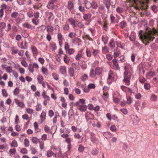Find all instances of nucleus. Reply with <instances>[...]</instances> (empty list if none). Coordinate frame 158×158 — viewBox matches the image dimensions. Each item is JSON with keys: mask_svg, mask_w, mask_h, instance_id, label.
<instances>
[{"mask_svg": "<svg viewBox=\"0 0 158 158\" xmlns=\"http://www.w3.org/2000/svg\"><path fill=\"white\" fill-rule=\"evenodd\" d=\"M158 33V30L153 28L152 30L148 31L144 35V38L146 40H147V43L145 44L148 45L150 41H153L155 37L153 36L155 34Z\"/></svg>", "mask_w": 158, "mask_h": 158, "instance_id": "obj_1", "label": "nucleus"}, {"mask_svg": "<svg viewBox=\"0 0 158 158\" xmlns=\"http://www.w3.org/2000/svg\"><path fill=\"white\" fill-rule=\"evenodd\" d=\"M131 73L130 71H125L124 73V79L123 81L127 85H129L130 83V79Z\"/></svg>", "mask_w": 158, "mask_h": 158, "instance_id": "obj_2", "label": "nucleus"}, {"mask_svg": "<svg viewBox=\"0 0 158 158\" xmlns=\"http://www.w3.org/2000/svg\"><path fill=\"white\" fill-rule=\"evenodd\" d=\"M91 15L90 13L85 14H83V18L85 21H87L89 24L91 21Z\"/></svg>", "mask_w": 158, "mask_h": 158, "instance_id": "obj_3", "label": "nucleus"}, {"mask_svg": "<svg viewBox=\"0 0 158 158\" xmlns=\"http://www.w3.org/2000/svg\"><path fill=\"white\" fill-rule=\"evenodd\" d=\"M76 106L77 107V109L82 112H85L87 108V106L85 105L81 104V105H79Z\"/></svg>", "mask_w": 158, "mask_h": 158, "instance_id": "obj_4", "label": "nucleus"}, {"mask_svg": "<svg viewBox=\"0 0 158 158\" xmlns=\"http://www.w3.org/2000/svg\"><path fill=\"white\" fill-rule=\"evenodd\" d=\"M130 20L131 24H137L139 21V19L135 16H132L130 18Z\"/></svg>", "mask_w": 158, "mask_h": 158, "instance_id": "obj_5", "label": "nucleus"}, {"mask_svg": "<svg viewBox=\"0 0 158 158\" xmlns=\"http://www.w3.org/2000/svg\"><path fill=\"white\" fill-rule=\"evenodd\" d=\"M112 62L114 64V68L115 70H119L120 69V68L117 62V59H113L112 60Z\"/></svg>", "mask_w": 158, "mask_h": 158, "instance_id": "obj_6", "label": "nucleus"}, {"mask_svg": "<svg viewBox=\"0 0 158 158\" xmlns=\"http://www.w3.org/2000/svg\"><path fill=\"white\" fill-rule=\"evenodd\" d=\"M90 139L91 141L94 143H96L98 141V139L96 137L95 134L93 133L91 134Z\"/></svg>", "mask_w": 158, "mask_h": 158, "instance_id": "obj_7", "label": "nucleus"}, {"mask_svg": "<svg viewBox=\"0 0 158 158\" xmlns=\"http://www.w3.org/2000/svg\"><path fill=\"white\" fill-rule=\"evenodd\" d=\"M85 100L84 99H80L78 101L76 102L74 104L75 106H77L79 105H85Z\"/></svg>", "mask_w": 158, "mask_h": 158, "instance_id": "obj_8", "label": "nucleus"}, {"mask_svg": "<svg viewBox=\"0 0 158 158\" xmlns=\"http://www.w3.org/2000/svg\"><path fill=\"white\" fill-rule=\"evenodd\" d=\"M68 21L71 25H73V28L77 27V25L76 24L75 21L73 18H69L68 19Z\"/></svg>", "mask_w": 158, "mask_h": 158, "instance_id": "obj_9", "label": "nucleus"}, {"mask_svg": "<svg viewBox=\"0 0 158 158\" xmlns=\"http://www.w3.org/2000/svg\"><path fill=\"white\" fill-rule=\"evenodd\" d=\"M84 4L85 7L87 9H89L91 7V3L87 0H85L84 1Z\"/></svg>", "mask_w": 158, "mask_h": 158, "instance_id": "obj_10", "label": "nucleus"}, {"mask_svg": "<svg viewBox=\"0 0 158 158\" xmlns=\"http://www.w3.org/2000/svg\"><path fill=\"white\" fill-rule=\"evenodd\" d=\"M46 113L45 112L43 111L41 113V114L40 116V123H42L43 121L45 120L46 119Z\"/></svg>", "mask_w": 158, "mask_h": 158, "instance_id": "obj_11", "label": "nucleus"}, {"mask_svg": "<svg viewBox=\"0 0 158 158\" xmlns=\"http://www.w3.org/2000/svg\"><path fill=\"white\" fill-rule=\"evenodd\" d=\"M68 8L71 11L72 9L74 7V4L72 1H69L68 2Z\"/></svg>", "mask_w": 158, "mask_h": 158, "instance_id": "obj_12", "label": "nucleus"}, {"mask_svg": "<svg viewBox=\"0 0 158 158\" xmlns=\"http://www.w3.org/2000/svg\"><path fill=\"white\" fill-rule=\"evenodd\" d=\"M109 3L113 8H114L116 3V0H109Z\"/></svg>", "mask_w": 158, "mask_h": 158, "instance_id": "obj_13", "label": "nucleus"}, {"mask_svg": "<svg viewBox=\"0 0 158 158\" xmlns=\"http://www.w3.org/2000/svg\"><path fill=\"white\" fill-rule=\"evenodd\" d=\"M31 141L34 143L35 144H37V143L40 142L39 139L35 137H33L32 138Z\"/></svg>", "mask_w": 158, "mask_h": 158, "instance_id": "obj_14", "label": "nucleus"}, {"mask_svg": "<svg viewBox=\"0 0 158 158\" xmlns=\"http://www.w3.org/2000/svg\"><path fill=\"white\" fill-rule=\"evenodd\" d=\"M151 8L155 13H156L158 11V7L156 5L152 6Z\"/></svg>", "mask_w": 158, "mask_h": 158, "instance_id": "obj_15", "label": "nucleus"}, {"mask_svg": "<svg viewBox=\"0 0 158 158\" xmlns=\"http://www.w3.org/2000/svg\"><path fill=\"white\" fill-rule=\"evenodd\" d=\"M127 24L126 22L123 20L120 22L119 26L122 29H123L126 27Z\"/></svg>", "mask_w": 158, "mask_h": 158, "instance_id": "obj_16", "label": "nucleus"}, {"mask_svg": "<svg viewBox=\"0 0 158 158\" xmlns=\"http://www.w3.org/2000/svg\"><path fill=\"white\" fill-rule=\"evenodd\" d=\"M60 72L62 74H64L66 73V69L65 67L62 66L60 69Z\"/></svg>", "mask_w": 158, "mask_h": 158, "instance_id": "obj_17", "label": "nucleus"}, {"mask_svg": "<svg viewBox=\"0 0 158 158\" xmlns=\"http://www.w3.org/2000/svg\"><path fill=\"white\" fill-rule=\"evenodd\" d=\"M68 72L70 77H73L74 76V71L73 68H70L68 70Z\"/></svg>", "mask_w": 158, "mask_h": 158, "instance_id": "obj_18", "label": "nucleus"}, {"mask_svg": "<svg viewBox=\"0 0 158 158\" xmlns=\"http://www.w3.org/2000/svg\"><path fill=\"white\" fill-rule=\"evenodd\" d=\"M49 17H48V19L49 21H51L53 20L54 19V16L52 12H50L48 13Z\"/></svg>", "mask_w": 158, "mask_h": 158, "instance_id": "obj_19", "label": "nucleus"}, {"mask_svg": "<svg viewBox=\"0 0 158 158\" xmlns=\"http://www.w3.org/2000/svg\"><path fill=\"white\" fill-rule=\"evenodd\" d=\"M19 16V13L17 12H14L11 14L12 18H16Z\"/></svg>", "mask_w": 158, "mask_h": 158, "instance_id": "obj_20", "label": "nucleus"}, {"mask_svg": "<svg viewBox=\"0 0 158 158\" xmlns=\"http://www.w3.org/2000/svg\"><path fill=\"white\" fill-rule=\"evenodd\" d=\"M23 26L28 29H31L32 28L31 26L29 23H25L23 24Z\"/></svg>", "mask_w": 158, "mask_h": 158, "instance_id": "obj_21", "label": "nucleus"}, {"mask_svg": "<svg viewBox=\"0 0 158 158\" xmlns=\"http://www.w3.org/2000/svg\"><path fill=\"white\" fill-rule=\"evenodd\" d=\"M47 155L48 157H50L51 156H52L54 155H55V156H56V154H55L54 152H53L52 151L49 150L47 152Z\"/></svg>", "mask_w": 158, "mask_h": 158, "instance_id": "obj_22", "label": "nucleus"}, {"mask_svg": "<svg viewBox=\"0 0 158 158\" xmlns=\"http://www.w3.org/2000/svg\"><path fill=\"white\" fill-rule=\"evenodd\" d=\"M96 75L94 69H92L90 72L89 76L92 77H94Z\"/></svg>", "mask_w": 158, "mask_h": 158, "instance_id": "obj_23", "label": "nucleus"}, {"mask_svg": "<svg viewBox=\"0 0 158 158\" xmlns=\"http://www.w3.org/2000/svg\"><path fill=\"white\" fill-rule=\"evenodd\" d=\"M31 49L33 54H35L36 55L38 54L37 49L34 46H32L31 48Z\"/></svg>", "mask_w": 158, "mask_h": 158, "instance_id": "obj_24", "label": "nucleus"}, {"mask_svg": "<svg viewBox=\"0 0 158 158\" xmlns=\"http://www.w3.org/2000/svg\"><path fill=\"white\" fill-rule=\"evenodd\" d=\"M139 35H140V37H139V38L140 39H143V38H144V39L147 42L146 43H147V40H146L145 39V38H144V35H146V34L144 35H143V31L142 30H141L139 32Z\"/></svg>", "mask_w": 158, "mask_h": 158, "instance_id": "obj_25", "label": "nucleus"}, {"mask_svg": "<svg viewBox=\"0 0 158 158\" xmlns=\"http://www.w3.org/2000/svg\"><path fill=\"white\" fill-rule=\"evenodd\" d=\"M106 7L107 8L108 11L109 10L110 7V4L109 3V0H106L105 2H104Z\"/></svg>", "mask_w": 158, "mask_h": 158, "instance_id": "obj_26", "label": "nucleus"}, {"mask_svg": "<svg viewBox=\"0 0 158 158\" xmlns=\"http://www.w3.org/2000/svg\"><path fill=\"white\" fill-rule=\"evenodd\" d=\"M54 7V4L52 2L48 3L47 5V7L49 9H53Z\"/></svg>", "mask_w": 158, "mask_h": 158, "instance_id": "obj_27", "label": "nucleus"}, {"mask_svg": "<svg viewBox=\"0 0 158 158\" xmlns=\"http://www.w3.org/2000/svg\"><path fill=\"white\" fill-rule=\"evenodd\" d=\"M47 31L48 32H52L53 30V27L51 25H48L47 26Z\"/></svg>", "mask_w": 158, "mask_h": 158, "instance_id": "obj_28", "label": "nucleus"}, {"mask_svg": "<svg viewBox=\"0 0 158 158\" xmlns=\"http://www.w3.org/2000/svg\"><path fill=\"white\" fill-rule=\"evenodd\" d=\"M63 29L65 31H68L69 29V24L66 23L63 26Z\"/></svg>", "mask_w": 158, "mask_h": 158, "instance_id": "obj_29", "label": "nucleus"}, {"mask_svg": "<svg viewBox=\"0 0 158 158\" xmlns=\"http://www.w3.org/2000/svg\"><path fill=\"white\" fill-rule=\"evenodd\" d=\"M92 6L91 7L93 9H96L98 8V4L96 2H93L91 3Z\"/></svg>", "mask_w": 158, "mask_h": 158, "instance_id": "obj_30", "label": "nucleus"}, {"mask_svg": "<svg viewBox=\"0 0 158 158\" xmlns=\"http://www.w3.org/2000/svg\"><path fill=\"white\" fill-rule=\"evenodd\" d=\"M18 146L17 143L15 140H14L12 142L11 146L12 147H17Z\"/></svg>", "mask_w": 158, "mask_h": 158, "instance_id": "obj_31", "label": "nucleus"}, {"mask_svg": "<svg viewBox=\"0 0 158 158\" xmlns=\"http://www.w3.org/2000/svg\"><path fill=\"white\" fill-rule=\"evenodd\" d=\"M37 79L39 83H41L43 80V77L41 75H39L38 76Z\"/></svg>", "mask_w": 158, "mask_h": 158, "instance_id": "obj_32", "label": "nucleus"}, {"mask_svg": "<svg viewBox=\"0 0 158 158\" xmlns=\"http://www.w3.org/2000/svg\"><path fill=\"white\" fill-rule=\"evenodd\" d=\"M101 73V70L99 67H97L95 70V73L96 75H100Z\"/></svg>", "mask_w": 158, "mask_h": 158, "instance_id": "obj_33", "label": "nucleus"}, {"mask_svg": "<svg viewBox=\"0 0 158 158\" xmlns=\"http://www.w3.org/2000/svg\"><path fill=\"white\" fill-rule=\"evenodd\" d=\"M28 69L30 72L33 73L34 71V67L31 64H30L28 66Z\"/></svg>", "mask_w": 158, "mask_h": 158, "instance_id": "obj_34", "label": "nucleus"}, {"mask_svg": "<svg viewBox=\"0 0 158 158\" xmlns=\"http://www.w3.org/2000/svg\"><path fill=\"white\" fill-rule=\"evenodd\" d=\"M103 98L105 101H106L108 97V93L105 92L104 91L103 92Z\"/></svg>", "mask_w": 158, "mask_h": 158, "instance_id": "obj_35", "label": "nucleus"}, {"mask_svg": "<svg viewBox=\"0 0 158 158\" xmlns=\"http://www.w3.org/2000/svg\"><path fill=\"white\" fill-rule=\"evenodd\" d=\"M34 127L37 132H39L40 131V129L38 128V126L37 122H35L34 123Z\"/></svg>", "mask_w": 158, "mask_h": 158, "instance_id": "obj_36", "label": "nucleus"}, {"mask_svg": "<svg viewBox=\"0 0 158 158\" xmlns=\"http://www.w3.org/2000/svg\"><path fill=\"white\" fill-rule=\"evenodd\" d=\"M42 71L44 74L47 75L48 74V70L44 67H43L42 68Z\"/></svg>", "mask_w": 158, "mask_h": 158, "instance_id": "obj_37", "label": "nucleus"}, {"mask_svg": "<svg viewBox=\"0 0 158 158\" xmlns=\"http://www.w3.org/2000/svg\"><path fill=\"white\" fill-rule=\"evenodd\" d=\"M150 85L148 83H145L144 84V88L147 90H148L150 88Z\"/></svg>", "mask_w": 158, "mask_h": 158, "instance_id": "obj_38", "label": "nucleus"}, {"mask_svg": "<svg viewBox=\"0 0 158 158\" xmlns=\"http://www.w3.org/2000/svg\"><path fill=\"white\" fill-rule=\"evenodd\" d=\"M114 79L113 77L110 74H109L108 76V77L107 79L108 82H109L108 83L109 84H110L111 83V81Z\"/></svg>", "mask_w": 158, "mask_h": 158, "instance_id": "obj_39", "label": "nucleus"}, {"mask_svg": "<svg viewBox=\"0 0 158 158\" xmlns=\"http://www.w3.org/2000/svg\"><path fill=\"white\" fill-rule=\"evenodd\" d=\"M116 11L118 13H120L123 12L124 10L122 8L118 7L117 8Z\"/></svg>", "mask_w": 158, "mask_h": 158, "instance_id": "obj_40", "label": "nucleus"}, {"mask_svg": "<svg viewBox=\"0 0 158 158\" xmlns=\"http://www.w3.org/2000/svg\"><path fill=\"white\" fill-rule=\"evenodd\" d=\"M24 145L25 147H27L29 146V142L27 138H26L24 139Z\"/></svg>", "mask_w": 158, "mask_h": 158, "instance_id": "obj_41", "label": "nucleus"}, {"mask_svg": "<svg viewBox=\"0 0 158 158\" xmlns=\"http://www.w3.org/2000/svg\"><path fill=\"white\" fill-rule=\"evenodd\" d=\"M108 52V49L107 48V46H105L102 48V52L105 54L107 53Z\"/></svg>", "mask_w": 158, "mask_h": 158, "instance_id": "obj_42", "label": "nucleus"}, {"mask_svg": "<svg viewBox=\"0 0 158 158\" xmlns=\"http://www.w3.org/2000/svg\"><path fill=\"white\" fill-rule=\"evenodd\" d=\"M36 110L37 111H40L41 110L42 106L39 103H38L36 106Z\"/></svg>", "mask_w": 158, "mask_h": 158, "instance_id": "obj_43", "label": "nucleus"}, {"mask_svg": "<svg viewBox=\"0 0 158 158\" xmlns=\"http://www.w3.org/2000/svg\"><path fill=\"white\" fill-rule=\"evenodd\" d=\"M85 149V148L82 146V145L80 144L79 145L78 148V150L80 152H82Z\"/></svg>", "mask_w": 158, "mask_h": 158, "instance_id": "obj_44", "label": "nucleus"}, {"mask_svg": "<svg viewBox=\"0 0 158 158\" xmlns=\"http://www.w3.org/2000/svg\"><path fill=\"white\" fill-rule=\"evenodd\" d=\"M91 153L94 155H97L98 154V151L97 149L94 148L93 149Z\"/></svg>", "mask_w": 158, "mask_h": 158, "instance_id": "obj_45", "label": "nucleus"}, {"mask_svg": "<svg viewBox=\"0 0 158 158\" xmlns=\"http://www.w3.org/2000/svg\"><path fill=\"white\" fill-rule=\"evenodd\" d=\"M88 78V76L86 74H84L81 76V80L82 81H84L85 80H86L87 78Z\"/></svg>", "mask_w": 158, "mask_h": 158, "instance_id": "obj_46", "label": "nucleus"}, {"mask_svg": "<svg viewBox=\"0 0 158 158\" xmlns=\"http://www.w3.org/2000/svg\"><path fill=\"white\" fill-rule=\"evenodd\" d=\"M19 92V88L16 87L13 93L15 95H17Z\"/></svg>", "mask_w": 158, "mask_h": 158, "instance_id": "obj_47", "label": "nucleus"}, {"mask_svg": "<svg viewBox=\"0 0 158 158\" xmlns=\"http://www.w3.org/2000/svg\"><path fill=\"white\" fill-rule=\"evenodd\" d=\"M6 27V23L4 22H1L0 23V28L1 29L5 28Z\"/></svg>", "mask_w": 158, "mask_h": 158, "instance_id": "obj_48", "label": "nucleus"}, {"mask_svg": "<svg viewBox=\"0 0 158 158\" xmlns=\"http://www.w3.org/2000/svg\"><path fill=\"white\" fill-rule=\"evenodd\" d=\"M110 19L111 20V23H114L115 19V17L112 15L110 16Z\"/></svg>", "mask_w": 158, "mask_h": 158, "instance_id": "obj_49", "label": "nucleus"}, {"mask_svg": "<svg viewBox=\"0 0 158 158\" xmlns=\"http://www.w3.org/2000/svg\"><path fill=\"white\" fill-rule=\"evenodd\" d=\"M20 152L23 154H26L27 152V150L25 148H22L20 151Z\"/></svg>", "mask_w": 158, "mask_h": 158, "instance_id": "obj_50", "label": "nucleus"}, {"mask_svg": "<svg viewBox=\"0 0 158 158\" xmlns=\"http://www.w3.org/2000/svg\"><path fill=\"white\" fill-rule=\"evenodd\" d=\"M74 52V50L73 48H69L68 50V53L69 55L73 54Z\"/></svg>", "mask_w": 158, "mask_h": 158, "instance_id": "obj_51", "label": "nucleus"}, {"mask_svg": "<svg viewBox=\"0 0 158 158\" xmlns=\"http://www.w3.org/2000/svg\"><path fill=\"white\" fill-rule=\"evenodd\" d=\"M127 103L130 104L132 102V100L131 96H129L127 98Z\"/></svg>", "mask_w": 158, "mask_h": 158, "instance_id": "obj_52", "label": "nucleus"}, {"mask_svg": "<svg viewBox=\"0 0 158 158\" xmlns=\"http://www.w3.org/2000/svg\"><path fill=\"white\" fill-rule=\"evenodd\" d=\"M157 96L154 94H152L151 97V99L152 101H155L156 100Z\"/></svg>", "mask_w": 158, "mask_h": 158, "instance_id": "obj_53", "label": "nucleus"}, {"mask_svg": "<svg viewBox=\"0 0 158 158\" xmlns=\"http://www.w3.org/2000/svg\"><path fill=\"white\" fill-rule=\"evenodd\" d=\"M120 111L124 114H127V110L126 108L121 109Z\"/></svg>", "mask_w": 158, "mask_h": 158, "instance_id": "obj_54", "label": "nucleus"}, {"mask_svg": "<svg viewBox=\"0 0 158 158\" xmlns=\"http://www.w3.org/2000/svg\"><path fill=\"white\" fill-rule=\"evenodd\" d=\"M57 38L59 41L62 40L63 39V37L62 34L60 33H59L57 35Z\"/></svg>", "mask_w": 158, "mask_h": 158, "instance_id": "obj_55", "label": "nucleus"}, {"mask_svg": "<svg viewBox=\"0 0 158 158\" xmlns=\"http://www.w3.org/2000/svg\"><path fill=\"white\" fill-rule=\"evenodd\" d=\"M64 62L67 64L69 63V59L68 57H67L66 56L64 57Z\"/></svg>", "mask_w": 158, "mask_h": 158, "instance_id": "obj_56", "label": "nucleus"}, {"mask_svg": "<svg viewBox=\"0 0 158 158\" xmlns=\"http://www.w3.org/2000/svg\"><path fill=\"white\" fill-rule=\"evenodd\" d=\"M54 115V113L53 111L52 110H50L48 111V115L50 117H51L53 116Z\"/></svg>", "mask_w": 158, "mask_h": 158, "instance_id": "obj_57", "label": "nucleus"}, {"mask_svg": "<svg viewBox=\"0 0 158 158\" xmlns=\"http://www.w3.org/2000/svg\"><path fill=\"white\" fill-rule=\"evenodd\" d=\"M2 95L3 96L7 97L8 96V94L5 89H2Z\"/></svg>", "mask_w": 158, "mask_h": 158, "instance_id": "obj_58", "label": "nucleus"}, {"mask_svg": "<svg viewBox=\"0 0 158 158\" xmlns=\"http://www.w3.org/2000/svg\"><path fill=\"white\" fill-rule=\"evenodd\" d=\"M78 9L81 12H83L85 11V8L81 5L79 6Z\"/></svg>", "mask_w": 158, "mask_h": 158, "instance_id": "obj_59", "label": "nucleus"}, {"mask_svg": "<svg viewBox=\"0 0 158 158\" xmlns=\"http://www.w3.org/2000/svg\"><path fill=\"white\" fill-rule=\"evenodd\" d=\"M81 57V54L78 53L76 56V60H80V59Z\"/></svg>", "mask_w": 158, "mask_h": 158, "instance_id": "obj_60", "label": "nucleus"}, {"mask_svg": "<svg viewBox=\"0 0 158 158\" xmlns=\"http://www.w3.org/2000/svg\"><path fill=\"white\" fill-rule=\"evenodd\" d=\"M81 41V40L80 39L77 38L73 40V43H78V42H80Z\"/></svg>", "mask_w": 158, "mask_h": 158, "instance_id": "obj_61", "label": "nucleus"}, {"mask_svg": "<svg viewBox=\"0 0 158 158\" xmlns=\"http://www.w3.org/2000/svg\"><path fill=\"white\" fill-rule=\"evenodd\" d=\"M69 47V44L67 42H65V46H64V49L65 50L67 51L68 49V50Z\"/></svg>", "mask_w": 158, "mask_h": 158, "instance_id": "obj_62", "label": "nucleus"}, {"mask_svg": "<svg viewBox=\"0 0 158 158\" xmlns=\"http://www.w3.org/2000/svg\"><path fill=\"white\" fill-rule=\"evenodd\" d=\"M95 87V86L94 84H89L88 85V87L89 89H94Z\"/></svg>", "mask_w": 158, "mask_h": 158, "instance_id": "obj_63", "label": "nucleus"}, {"mask_svg": "<svg viewBox=\"0 0 158 158\" xmlns=\"http://www.w3.org/2000/svg\"><path fill=\"white\" fill-rule=\"evenodd\" d=\"M21 64L22 65L24 66V67H26L27 66V64L26 62V61L25 60H23L21 61Z\"/></svg>", "mask_w": 158, "mask_h": 158, "instance_id": "obj_64", "label": "nucleus"}]
</instances>
